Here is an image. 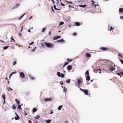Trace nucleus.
<instances>
[{
  "label": "nucleus",
  "mask_w": 123,
  "mask_h": 123,
  "mask_svg": "<svg viewBox=\"0 0 123 123\" xmlns=\"http://www.w3.org/2000/svg\"><path fill=\"white\" fill-rule=\"evenodd\" d=\"M44 44L48 48H52L54 47V45L52 43H49L44 42Z\"/></svg>",
  "instance_id": "f257e3e1"
},
{
  "label": "nucleus",
  "mask_w": 123,
  "mask_h": 123,
  "mask_svg": "<svg viewBox=\"0 0 123 123\" xmlns=\"http://www.w3.org/2000/svg\"><path fill=\"white\" fill-rule=\"evenodd\" d=\"M80 90L83 92L86 95H88V90L87 89H83L81 88H80Z\"/></svg>",
  "instance_id": "f03ea898"
},
{
  "label": "nucleus",
  "mask_w": 123,
  "mask_h": 123,
  "mask_svg": "<svg viewBox=\"0 0 123 123\" xmlns=\"http://www.w3.org/2000/svg\"><path fill=\"white\" fill-rule=\"evenodd\" d=\"M57 76L59 77H61L62 78L64 77L65 76L62 73H60L59 72L57 73Z\"/></svg>",
  "instance_id": "7ed1b4c3"
},
{
  "label": "nucleus",
  "mask_w": 123,
  "mask_h": 123,
  "mask_svg": "<svg viewBox=\"0 0 123 123\" xmlns=\"http://www.w3.org/2000/svg\"><path fill=\"white\" fill-rule=\"evenodd\" d=\"M19 75L20 77L22 78H23L25 77V74L24 73L22 72H20Z\"/></svg>",
  "instance_id": "20e7f679"
},
{
  "label": "nucleus",
  "mask_w": 123,
  "mask_h": 123,
  "mask_svg": "<svg viewBox=\"0 0 123 123\" xmlns=\"http://www.w3.org/2000/svg\"><path fill=\"white\" fill-rule=\"evenodd\" d=\"M61 37V36H54L53 37V39L54 40H55L58 39L60 38Z\"/></svg>",
  "instance_id": "39448f33"
},
{
  "label": "nucleus",
  "mask_w": 123,
  "mask_h": 123,
  "mask_svg": "<svg viewBox=\"0 0 123 123\" xmlns=\"http://www.w3.org/2000/svg\"><path fill=\"white\" fill-rule=\"evenodd\" d=\"M52 100V98H45L44 99V100L45 102H47L49 101H51Z\"/></svg>",
  "instance_id": "423d86ee"
},
{
  "label": "nucleus",
  "mask_w": 123,
  "mask_h": 123,
  "mask_svg": "<svg viewBox=\"0 0 123 123\" xmlns=\"http://www.w3.org/2000/svg\"><path fill=\"white\" fill-rule=\"evenodd\" d=\"M100 49L103 50V51H105L108 49V48L107 47H102L100 48Z\"/></svg>",
  "instance_id": "0eeeda50"
},
{
  "label": "nucleus",
  "mask_w": 123,
  "mask_h": 123,
  "mask_svg": "<svg viewBox=\"0 0 123 123\" xmlns=\"http://www.w3.org/2000/svg\"><path fill=\"white\" fill-rule=\"evenodd\" d=\"M72 67L71 65H69L67 67V69L68 70H70L72 69Z\"/></svg>",
  "instance_id": "6e6552de"
},
{
  "label": "nucleus",
  "mask_w": 123,
  "mask_h": 123,
  "mask_svg": "<svg viewBox=\"0 0 123 123\" xmlns=\"http://www.w3.org/2000/svg\"><path fill=\"white\" fill-rule=\"evenodd\" d=\"M57 43H64L65 42V41L63 39H61L57 41Z\"/></svg>",
  "instance_id": "1a4fd4ad"
},
{
  "label": "nucleus",
  "mask_w": 123,
  "mask_h": 123,
  "mask_svg": "<svg viewBox=\"0 0 123 123\" xmlns=\"http://www.w3.org/2000/svg\"><path fill=\"white\" fill-rule=\"evenodd\" d=\"M109 69L112 71H114L115 69V68L113 67L112 66L110 67Z\"/></svg>",
  "instance_id": "9d476101"
},
{
  "label": "nucleus",
  "mask_w": 123,
  "mask_h": 123,
  "mask_svg": "<svg viewBox=\"0 0 123 123\" xmlns=\"http://www.w3.org/2000/svg\"><path fill=\"white\" fill-rule=\"evenodd\" d=\"M107 62L110 65H112L114 64L113 62L110 60L108 61Z\"/></svg>",
  "instance_id": "9b49d317"
},
{
  "label": "nucleus",
  "mask_w": 123,
  "mask_h": 123,
  "mask_svg": "<svg viewBox=\"0 0 123 123\" xmlns=\"http://www.w3.org/2000/svg\"><path fill=\"white\" fill-rule=\"evenodd\" d=\"M28 76L32 80H34L35 79V78L34 77L31 76V74H28Z\"/></svg>",
  "instance_id": "f8f14e48"
},
{
  "label": "nucleus",
  "mask_w": 123,
  "mask_h": 123,
  "mask_svg": "<svg viewBox=\"0 0 123 123\" xmlns=\"http://www.w3.org/2000/svg\"><path fill=\"white\" fill-rule=\"evenodd\" d=\"M91 1L92 2V4L93 6H94V7H96L97 5H96L94 4V3H95V2L92 0H91Z\"/></svg>",
  "instance_id": "ddd939ff"
},
{
  "label": "nucleus",
  "mask_w": 123,
  "mask_h": 123,
  "mask_svg": "<svg viewBox=\"0 0 123 123\" xmlns=\"http://www.w3.org/2000/svg\"><path fill=\"white\" fill-rule=\"evenodd\" d=\"M20 118V117L18 114L16 115V117H15V120H18Z\"/></svg>",
  "instance_id": "4468645a"
},
{
  "label": "nucleus",
  "mask_w": 123,
  "mask_h": 123,
  "mask_svg": "<svg viewBox=\"0 0 123 123\" xmlns=\"http://www.w3.org/2000/svg\"><path fill=\"white\" fill-rule=\"evenodd\" d=\"M19 4H17L15 6L12 8V9H16L19 6Z\"/></svg>",
  "instance_id": "2eb2a0df"
},
{
  "label": "nucleus",
  "mask_w": 123,
  "mask_h": 123,
  "mask_svg": "<svg viewBox=\"0 0 123 123\" xmlns=\"http://www.w3.org/2000/svg\"><path fill=\"white\" fill-rule=\"evenodd\" d=\"M86 80L88 81L90 80V77L89 76H86Z\"/></svg>",
  "instance_id": "dca6fc26"
},
{
  "label": "nucleus",
  "mask_w": 123,
  "mask_h": 123,
  "mask_svg": "<svg viewBox=\"0 0 123 123\" xmlns=\"http://www.w3.org/2000/svg\"><path fill=\"white\" fill-rule=\"evenodd\" d=\"M85 76H86V75H87L86 76H89V72L87 70L86 71L85 74Z\"/></svg>",
  "instance_id": "f3484780"
},
{
  "label": "nucleus",
  "mask_w": 123,
  "mask_h": 123,
  "mask_svg": "<svg viewBox=\"0 0 123 123\" xmlns=\"http://www.w3.org/2000/svg\"><path fill=\"white\" fill-rule=\"evenodd\" d=\"M119 12L121 13L123 12V8H120L119 9Z\"/></svg>",
  "instance_id": "a211bd4d"
},
{
  "label": "nucleus",
  "mask_w": 123,
  "mask_h": 123,
  "mask_svg": "<svg viewBox=\"0 0 123 123\" xmlns=\"http://www.w3.org/2000/svg\"><path fill=\"white\" fill-rule=\"evenodd\" d=\"M86 55L87 57H90L91 56V55L89 53H86Z\"/></svg>",
  "instance_id": "6ab92c4d"
},
{
  "label": "nucleus",
  "mask_w": 123,
  "mask_h": 123,
  "mask_svg": "<svg viewBox=\"0 0 123 123\" xmlns=\"http://www.w3.org/2000/svg\"><path fill=\"white\" fill-rule=\"evenodd\" d=\"M51 121V120L50 119L47 120H45V122L46 123H50Z\"/></svg>",
  "instance_id": "aec40b11"
},
{
  "label": "nucleus",
  "mask_w": 123,
  "mask_h": 123,
  "mask_svg": "<svg viewBox=\"0 0 123 123\" xmlns=\"http://www.w3.org/2000/svg\"><path fill=\"white\" fill-rule=\"evenodd\" d=\"M78 6L80 7H82L84 8L86 6V5L84 4V5H78Z\"/></svg>",
  "instance_id": "412c9836"
},
{
  "label": "nucleus",
  "mask_w": 123,
  "mask_h": 123,
  "mask_svg": "<svg viewBox=\"0 0 123 123\" xmlns=\"http://www.w3.org/2000/svg\"><path fill=\"white\" fill-rule=\"evenodd\" d=\"M15 100L17 104L18 105H19L20 103V101H18L17 100V99H16Z\"/></svg>",
  "instance_id": "4be33fe9"
},
{
  "label": "nucleus",
  "mask_w": 123,
  "mask_h": 123,
  "mask_svg": "<svg viewBox=\"0 0 123 123\" xmlns=\"http://www.w3.org/2000/svg\"><path fill=\"white\" fill-rule=\"evenodd\" d=\"M70 82V79H68L66 81V83L67 84L69 83Z\"/></svg>",
  "instance_id": "5701e85b"
},
{
  "label": "nucleus",
  "mask_w": 123,
  "mask_h": 123,
  "mask_svg": "<svg viewBox=\"0 0 123 123\" xmlns=\"http://www.w3.org/2000/svg\"><path fill=\"white\" fill-rule=\"evenodd\" d=\"M75 25L77 26H79L80 25V23L78 22H76L75 23Z\"/></svg>",
  "instance_id": "b1692460"
},
{
  "label": "nucleus",
  "mask_w": 123,
  "mask_h": 123,
  "mask_svg": "<svg viewBox=\"0 0 123 123\" xmlns=\"http://www.w3.org/2000/svg\"><path fill=\"white\" fill-rule=\"evenodd\" d=\"M37 110L36 108H34L32 109V112L33 113H34L36 112L37 111Z\"/></svg>",
  "instance_id": "393cba45"
},
{
  "label": "nucleus",
  "mask_w": 123,
  "mask_h": 123,
  "mask_svg": "<svg viewBox=\"0 0 123 123\" xmlns=\"http://www.w3.org/2000/svg\"><path fill=\"white\" fill-rule=\"evenodd\" d=\"M62 107V105H60L58 107V109L59 110H61Z\"/></svg>",
  "instance_id": "a878e982"
},
{
  "label": "nucleus",
  "mask_w": 123,
  "mask_h": 123,
  "mask_svg": "<svg viewBox=\"0 0 123 123\" xmlns=\"http://www.w3.org/2000/svg\"><path fill=\"white\" fill-rule=\"evenodd\" d=\"M77 82H78V85H80V84L81 83V81L79 79H78L77 80Z\"/></svg>",
  "instance_id": "bb28decb"
},
{
  "label": "nucleus",
  "mask_w": 123,
  "mask_h": 123,
  "mask_svg": "<svg viewBox=\"0 0 123 123\" xmlns=\"http://www.w3.org/2000/svg\"><path fill=\"white\" fill-rule=\"evenodd\" d=\"M26 14V13H25L23 15L21 16L19 18V20H20Z\"/></svg>",
  "instance_id": "cd10ccee"
},
{
  "label": "nucleus",
  "mask_w": 123,
  "mask_h": 123,
  "mask_svg": "<svg viewBox=\"0 0 123 123\" xmlns=\"http://www.w3.org/2000/svg\"><path fill=\"white\" fill-rule=\"evenodd\" d=\"M64 23L63 22H62V21L60 22L59 25L60 26V25H62Z\"/></svg>",
  "instance_id": "c85d7f7f"
},
{
  "label": "nucleus",
  "mask_w": 123,
  "mask_h": 123,
  "mask_svg": "<svg viewBox=\"0 0 123 123\" xmlns=\"http://www.w3.org/2000/svg\"><path fill=\"white\" fill-rule=\"evenodd\" d=\"M40 117V116L39 115H37L36 117H34L35 119H38Z\"/></svg>",
  "instance_id": "c756f323"
},
{
  "label": "nucleus",
  "mask_w": 123,
  "mask_h": 123,
  "mask_svg": "<svg viewBox=\"0 0 123 123\" xmlns=\"http://www.w3.org/2000/svg\"><path fill=\"white\" fill-rule=\"evenodd\" d=\"M18 105V109L21 110H22L21 108V105Z\"/></svg>",
  "instance_id": "7c9ffc66"
},
{
  "label": "nucleus",
  "mask_w": 123,
  "mask_h": 123,
  "mask_svg": "<svg viewBox=\"0 0 123 123\" xmlns=\"http://www.w3.org/2000/svg\"><path fill=\"white\" fill-rule=\"evenodd\" d=\"M12 108L14 110L16 109V107L15 105H12Z\"/></svg>",
  "instance_id": "2f4dec72"
},
{
  "label": "nucleus",
  "mask_w": 123,
  "mask_h": 123,
  "mask_svg": "<svg viewBox=\"0 0 123 123\" xmlns=\"http://www.w3.org/2000/svg\"><path fill=\"white\" fill-rule=\"evenodd\" d=\"M8 47V46H5L3 48V49H4L6 50L7 49Z\"/></svg>",
  "instance_id": "473e14b6"
},
{
  "label": "nucleus",
  "mask_w": 123,
  "mask_h": 123,
  "mask_svg": "<svg viewBox=\"0 0 123 123\" xmlns=\"http://www.w3.org/2000/svg\"><path fill=\"white\" fill-rule=\"evenodd\" d=\"M67 61L68 62H71L72 60V59H70L68 58H67Z\"/></svg>",
  "instance_id": "72a5a7b5"
},
{
  "label": "nucleus",
  "mask_w": 123,
  "mask_h": 123,
  "mask_svg": "<svg viewBox=\"0 0 123 123\" xmlns=\"http://www.w3.org/2000/svg\"><path fill=\"white\" fill-rule=\"evenodd\" d=\"M65 1L66 2L70 4H72V2L70 1H69L67 0H65Z\"/></svg>",
  "instance_id": "f704fd0d"
},
{
  "label": "nucleus",
  "mask_w": 123,
  "mask_h": 123,
  "mask_svg": "<svg viewBox=\"0 0 123 123\" xmlns=\"http://www.w3.org/2000/svg\"><path fill=\"white\" fill-rule=\"evenodd\" d=\"M2 97L4 100H5L6 99L5 95H3L2 96Z\"/></svg>",
  "instance_id": "c9c22d12"
},
{
  "label": "nucleus",
  "mask_w": 123,
  "mask_h": 123,
  "mask_svg": "<svg viewBox=\"0 0 123 123\" xmlns=\"http://www.w3.org/2000/svg\"><path fill=\"white\" fill-rule=\"evenodd\" d=\"M53 7L54 9L55 10H58V8H57L56 7V6L55 5H54L53 6Z\"/></svg>",
  "instance_id": "e433bc0d"
},
{
  "label": "nucleus",
  "mask_w": 123,
  "mask_h": 123,
  "mask_svg": "<svg viewBox=\"0 0 123 123\" xmlns=\"http://www.w3.org/2000/svg\"><path fill=\"white\" fill-rule=\"evenodd\" d=\"M63 92L65 93L67 91V89L66 88H65V87H64V89L63 90Z\"/></svg>",
  "instance_id": "4c0bfd02"
},
{
  "label": "nucleus",
  "mask_w": 123,
  "mask_h": 123,
  "mask_svg": "<svg viewBox=\"0 0 123 123\" xmlns=\"http://www.w3.org/2000/svg\"><path fill=\"white\" fill-rule=\"evenodd\" d=\"M116 74L119 76H120V77H122V76L121 75V74L119 73H117Z\"/></svg>",
  "instance_id": "58836bf2"
},
{
  "label": "nucleus",
  "mask_w": 123,
  "mask_h": 123,
  "mask_svg": "<svg viewBox=\"0 0 123 123\" xmlns=\"http://www.w3.org/2000/svg\"><path fill=\"white\" fill-rule=\"evenodd\" d=\"M114 28H113L112 26H111L110 27V28L109 29V30L110 31H111L112 30H113L114 29Z\"/></svg>",
  "instance_id": "ea45409f"
},
{
  "label": "nucleus",
  "mask_w": 123,
  "mask_h": 123,
  "mask_svg": "<svg viewBox=\"0 0 123 123\" xmlns=\"http://www.w3.org/2000/svg\"><path fill=\"white\" fill-rule=\"evenodd\" d=\"M118 55L119 57H120L121 58H122V57H123V56L120 54H118Z\"/></svg>",
  "instance_id": "a19ab883"
},
{
  "label": "nucleus",
  "mask_w": 123,
  "mask_h": 123,
  "mask_svg": "<svg viewBox=\"0 0 123 123\" xmlns=\"http://www.w3.org/2000/svg\"><path fill=\"white\" fill-rule=\"evenodd\" d=\"M34 43V42H33V41H32L31 43H30L29 44V45H32V44H33Z\"/></svg>",
  "instance_id": "79ce46f5"
},
{
  "label": "nucleus",
  "mask_w": 123,
  "mask_h": 123,
  "mask_svg": "<svg viewBox=\"0 0 123 123\" xmlns=\"http://www.w3.org/2000/svg\"><path fill=\"white\" fill-rule=\"evenodd\" d=\"M51 9H52V12H55V11L53 9V7L52 6H51Z\"/></svg>",
  "instance_id": "37998d69"
},
{
  "label": "nucleus",
  "mask_w": 123,
  "mask_h": 123,
  "mask_svg": "<svg viewBox=\"0 0 123 123\" xmlns=\"http://www.w3.org/2000/svg\"><path fill=\"white\" fill-rule=\"evenodd\" d=\"M16 64V61H14L13 64V65H15Z\"/></svg>",
  "instance_id": "c03bdc74"
},
{
  "label": "nucleus",
  "mask_w": 123,
  "mask_h": 123,
  "mask_svg": "<svg viewBox=\"0 0 123 123\" xmlns=\"http://www.w3.org/2000/svg\"><path fill=\"white\" fill-rule=\"evenodd\" d=\"M46 28H44L42 29V32H43L44 31H45L46 30Z\"/></svg>",
  "instance_id": "a18cd8bd"
},
{
  "label": "nucleus",
  "mask_w": 123,
  "mask_h": 123,
  "mask_svg": "<svg viewBox=\"0 0 123 123\" xmlns=\"http://www.w3.org/2000/svg\"><path fill=\"white\" fill-rule=\"evenodd\" d=\"M97 70H98V69H97L96 70H93V71H94V73H97V72H96V71H97Z\"/></svg>",
  "instance_id": "49530a36"
},
{
  "label": "nucleus",
  "mask_w": 123,
  "mask_h": 123,
  "mask_svg": "<svg viewBox=\"0 0 123 123\" xmlns=\"http://www.w3.org/2000/svg\"><path fill=\"white\" fill-rule=\"evenodd\" d=\"M120 61L121 62V63L123 64V60L122 59H120Z\"/></svg>",
  "instance_id": "de8ad7c7"
},
{
  "label": "nucleus",
  "mask_w": 123,
  "mask_h": 123,
  "mask_svg": "<svg viewBox=\"0 0 123 123\" xmlns=\"http://www.w3.org/2000/svg\"><path fill=\"white\" fill-rule=\"evenodd\" d=\"M60 4H61V5L63 6H65V5L63 3L61 2L60 3Z\"/></svg>",
  "instance_id": "09e8293b"
},
{
  "label": "nucleus",
  "mask_w": 123,
  "mask_h": 123,
  "mask_svg": "<svg viewBox=\"0 0 123 123\" xmlns=\"http://www.w3.org/2000/svg\"><path fill=\"white\" fill-rule=\"evenodd\" d=\"M11 40H12L14 42H15V41L14 39L12 37H11Z\"/></svg>",
  "instance_id": "8fccbe9b"
},
{
  "label": "nucleus",
  "mask_w": 123,
  "mask_h": 123,
  "mask_svg": "<svg viewBox=\"0 0 123 123\" xmlns=\"http://www.w3.org/2000/svg\"><path fill=\"white\" fill-rule=\"evenodd\" d=\"M17 73V72L16 71H14V72H13L11 73L12 74V75H13L14 74H16Z\"/></svg>",
  "instance_id": "3c124183"
},
{
  "label": "nucleus",
  "mask_w": 123,
  "mask_h": 123,
  "mask_svg": "<svg viewBox=\"0 0 123 123\" xmlns=\"http://www.w3.org/2000/svg\"><path fill=\"white\" fill-rule=\"evenodd\" d=\"M98 70H99V73L100 74L101 73V70L100 69H98Z\"/></svg>",
  "instance_id": "603ef678"
},
{
  "label": "nucleus",
  "mask_w": 123,
  "mask_h": 123,
  "mask_svg": "<svg viewBox=\"0 0 123 123\" xmlns=\"http://www.w3.org/2000/svg\"><path fill=\"white\" fill-rule=\"evenodd\" d=\"M69 63L68 62H65L64 64H65V65H68Z\"/></svg>",
  "instance_id": "864d4df0"
},
{
  "label": "nucleus",
  "mask_w": 123,
  "mask_h": 123,
  "mask_svg": "<svg viewBox=\"0 0 123 123\" xmlns=\"http://www.w3.org/2000/svg\"><path fill=\"white\" fill-rule=\"evenodd\" d=\"M120 18L122 19H123V16H121L120 17Z\"/></svg>",
  "instance_id": "5fc2aeb1"
},
{
  "label": "nucleus",
  "mask_w": 123,
  "mask_h": 123,
  "mask_svg": "<svg viewBox=\"0 0 123 123\" xmlns=\"http://www.w3.org/2000/svg\"><path fill=\"white\" fill-rule=\"evenodd\" d=\"M73 35L74 36H76V33H74L73 34Z\"/></svg>",
  "instance_id": "6e6d98bb"
},
{
  "label": "nucleus",
  "mask_w": 123,
  "mask_h": 123,
  "mask_svg": "<svg viewBox=\"0 0 123 123\" xmlns=\"http://www.w3.org/2000/svg\"><path fill=\"white\" fill-rule=\"evenodd\" d=\"M23 29V26H22V27H21V30L20 31H22V30Z\"/></svg>",
  "instance_id": "4d7b16f0"
},
{
  "label": "nucleus",
  "mask_w": 123,
  "mask_h": 123,
  "mask_svg": "<svg viewBox=\"0 0 123 123\" xmlns=\"http://www.w3.org/2000/svg\"><path fill=\"white\" fill-rule=\"evenodd\" d=\"M18 35H19V36H20V37H21L22 35V34H21L20 33H18Z\"/></svg>",
  "instance_id": "13d9d810"
},
{
  "label": "nucleus",
  "mask_w": 123,
  "mask_h": 123,
  "mask_svg": "<svg viewBox=\"0 0 123 123\" xmlns=\"http://www.w3.org/2000/svg\"><path fill=\"white\" fill-rule=\"evenodd\" d=\"M12 73H11L10 74L9 76V78H10V77H11V76H12Z\"/></svg>",
  "instance_id": "bf43d9fd"
},
{
  "label": "nucleus",
  "mask_w": 123,
  "mask_h": 123,
  "mask_svg": "<svg viewBox=\"0 0 123 123\" xmlns=\"http://www.w3.org/2000/svg\"><path fill=\"white\" fill-rule=\"evenodd\" d=\"M0 42H1L2 43L4 42V41L2 40H0Z\"/></svg>",
  "instance_id": "052dcab7"
},
{
  "label": "nucleus",
  "mask_w": 123,
  "mask_h": 123,
  "mask_svg": "<svg viewBox=\"0 0 123 123\" xmlns=\"http://www.w3.org/2000/svg\"><path fill=\"white\" fill-rule=\"evenodd\" d=\"M50 111H51V112L50 113V114H53V111L52 110H51Z\"/></svg>",
  "instance_id": "680f3d73"
},
{
  "label": "nucleus",
  "mask_w": 123,
  "mask_h": 123,
  "mask_svg": "<svg viewBox=\"0 0 123 123\" xmlns=\"http://www.w3.org/2000/svg\"><path fill=\"white\" fill-rule=\"evenodd\" d=\"M119 72L120 73L123 75V72H121V71H119Z\"/></svg>",
  "instance_id": "e2e57ef3"
},
{
  "label": "nucleus",
  "mask_w": 123,
  "mask_h": 123,
  "mask_svg": "<svg viewBox=\"0 0 123 123\" xmlns=\"http://www.w3.org/2000/svg\"><path fill=\"white\" fill-rule=\"evenodd\" d=\"M30 29H30L28 30L27 31L28 32H31Z\"/></svg>",
  "instance_id": "0e129e2a"
},
{
  "label": "nucleus",
  "mask_w": 123,
  "mask_h": 123,
  "mask_svg": "<svg viewBox=\"0 0 123 123\" xmlns=\"http://www.w3.org/2000/svg\"><path fill=\"white\" fill-rule=\"evenodd\" d=\"M28 122L29 123H31V121L30 120H28Z\"/></svg>",
  "instance_id": "69168bd1"
},
{
  "label": "nucleus",
  "mask_w": 123,
  "mask_h": 123,
  "mask_svg": "<svg viewBox=\"0 0 123 123\" xmlns=\"http://www.w3.org/2000/svg\"><path fill=\"white\" fill-rule=\"evenodd\" d=\"M48 34L49 35H51V32L50 31L49 32V33H48Z\"/></svg>",
  "instance_id": "338daca9"
},
{
  "label": "nucleus",
  "mask_w": 123,
  "mask_h": 123,
  "mask_svg": "<svg viewBox=\"0 0 123 123\" xmlns=\"http://www.w3.org/2000/svg\"><path fill=\"white\" fill-rule=\"evenodd\" d=\"M35 50L34 49H33L31 51V52H34V51H35Z\"/></svg>",
  "instance_id": "774afa93"
}]
</instances>
